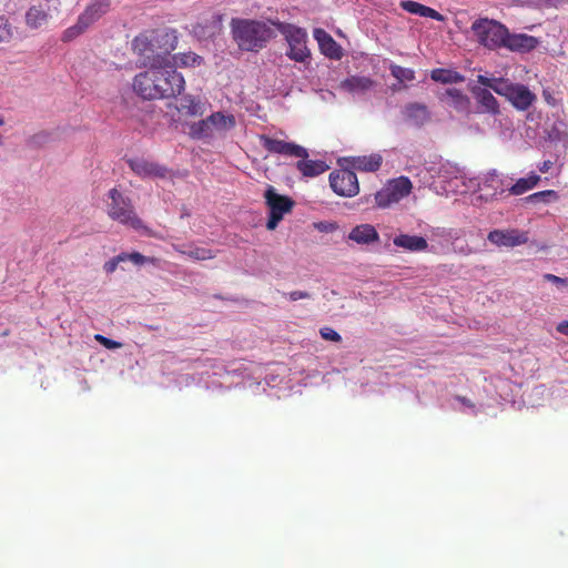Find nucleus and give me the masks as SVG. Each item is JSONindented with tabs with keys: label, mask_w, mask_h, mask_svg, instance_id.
Returning <instances> with one entry per match:
<instances>
[{
	"label": "nucleus",
	"mask_w": 568,
	"mask_h": 568,
	"mask_svg": "<svg viewBox=\"0 0 568 568\" xmlns=\"http://www.w3.org/2000/svg\"><path fill=\"white\" fill-rule=\"evenodd\" d=\"M132 81L134 93L143 100H161L180 95L185 89V80L171 60L145 67Z\"/></svg>",
	"instance_id": "nucleus-1"
},
{
	"label": "nucleus",
	"mask_w": 568,
	"mask_h": 568,
	"mask_svg": "<svg viewBox=\"0 0 568 568\" xmlns=\"http://www.w3.org/2000/svg\"><path fill=\"white\" fill-rule=\"evenodd\" d=\"M471 31L477 42L488 50L506 48L510 51L527 52L538 44L535 37L510 33L503 23L488 18L474 21Z\"/></svg>",
	"instance_id": "nucleus-2"
},
{
	"label": "nucleus",
	"mask_w": 568,
	"mask_h": 568,
	"mask_svg": "<svg viewBox=\"0 0 568 568\" xmlns=\"http://www.w3.org/2000/svg\"><path fill=\"white\" fill-rule=\"evenodd\" d=\"M272 22L233 18L230 23L232 38L240 50L258 52L275 37Z\"/></svg>",
	"instance_id": "nucleus-3"
},
{
	"label": "nucleus",
	"mask_w": 568,
	"mask_h": 568,
	"mask_svg": "<svg viewBox=\"0 0 568 568\" xmlns=\"http://www.w3.org/2000/svg\"><path fill=\"white\" fill-rule=\"evenodd\" d=\"M110 203L108 204V215L125 226L151 237H160L152 229L148 227L138 216L134 205L130 197L124 196L115 187L109 191Z\"/></svg>",
	"instance_id": "nucleus-4"
},
{
	"label": "nucleus",
	"mask_w": 568,
	"mask_h": 568,
	"mask_svg": "<svg viewBox=\"0 0 568 568\" xmlns=\"http://www.w3.org/2000/svg\"><path fill=\"white\" fill-rule=\"evenodd\" d=\"M478 83L491 89L497 94L505 97L511 105L519 110H528L536 101V94L528 87L520 83H513L504 78H488L486 75L477 77Z\"/></svg>",
	"instance_id": "nucleus-5"
},
{
	"label": "nucleus",
	"mask_w": 568,
	"mask_h": 568,
	"mask_svg": "<svg viewBox=\"0 0 568 568\" xmlns=\"http://www.w3.org/2000/svg\"><path fill=\"white\" fill-rule=\"evenodd\" d=\"M287 43L286 57L295 62L308 64L312 59L307 47V32L305 29L287 22H272Z\"/></svg>",
	"instance_id": "nucleus-6"
},
{
	"label": "nucleus",
	"mask_w": 568,
	"mask_h": 568,
	"mask_svg": "<svg viewBox=\"0 0 568 568\" xmlns=\"http://www.w3.org/2000/svg\"><path fill=\"white\" fill-rule=\"evenodd\" d=\"M111 0H93L78 17L77 22L67 28L61 37L63 42H69L84 33L91 26L110 11Z\"/></svg>",
	"instance_id": "nucleus-7"
},
{
	"label": "nucleus",
	"mask_w": 568,
	"mask_h": 568,
	"mask_svg": "<svg viewBox=\"0 0 568 568\" xmlns=\"http://www.w3.org/2000/svg\"><path fill=\"white\" fill-rule=\"evenodd\" d=\"M265 203L270 209V215L266 227L273 231L277 227L278 223L283 220L284 215L292 211L294 201L286 196L276 193L273 186H268L264 194Z\"/></svg>",
	"instance_id": "nucleus-8"
},
{
	"label": "nucleus",
	"mask_w": 568,
	"mask_h": 568,
	"mask_svg": "<svg viewBox=\"0 0 568 568\" xmlns=\"http://www.w3.org/2000/svg\"><path fill=\"white\" fill-rule=\"evenodd\" d=\"M154 45L150 30L140 33L132 40L133 53L139 57V61L143 67L169 61L163 54L159 53Z\"/></svg>",
	"instance_id": "nucleus-9"
},
{
	"label": "nucleus",
	"mask_w": 568,
	"mask_h": 568,
	"mask_svg": "<svg viewBox=\"0 0 568 568\" xmlns=\"http://www.w3.org/2000/svg\"><path fill=\"white\" fill-rule=\"evenodd\" d=\"M329 185L339 196L352 197L359 191L357 175L353 170L342 169L329 174Z\"/></svg>",
	"instance_id": "nucleus-10"
},
{
	"label": "nucleus",
	"mask_w": 568,
	"mask_h": 568,
	"mask_svg": "<svg viewBox=\"0 0 568 568\" xmlns=\"http://www.w3.org/2000/svg\"><path fill=\"white\" fill-rule=\"evenodd\" d=\"M262 146L268 152L281 154L290 158L306 159L308 158L307 150L294 142L278 140L266 134L260 135Z\"/></svg>",
	"instance_id": "nucleus-11"
},
{
	"label": "nucleus",
	"mask_w": 568,
	"mask_h": 568,
	"mask_svg": "<svg viewBox=\"0 0 568 568\" xmlns=\"http://www.w3.org/2000/svg\"><path fill=\"white\" fill-rule=\"evenodd\" d=\"M442 103L455 110L457 113L468 116L471 111V101L462 90L456 88L446 89L438 94Z\"/></svg>",
	"instance_id": "nucleus-12"
},
{
	"label": "nucleus",
	"mask_w": 568,
	"mask_h": 568,
	"mask_svg": "<svg viewBox=\"0 0 568 568\" xmlns=\"http://www.w3.org/2000/svg\"><path fill=\"white\" fill-rule=\"evenodd\" d=\"M126 163L130 169L142 179H164L168 175V169L165 166L143 158H132L126 160Z\"/></svg>",
	"instance_id": "nucleus-13"
},
{
	"label": "nucleus",
	"mask_w": 568,
	"mask_h": 568,
	"mask_svg": "<svg viewBox=\"0 0 568 568\" xmlns=\"http://www.w3.org/2000/svg\"><path fill=\"white\" fill-rule=\"evenodd\" d=\"M488 241L497 246L514 247L527 243V233L518 230H494L488 233Z\"/></svg>",
	"instance_id": "nucleus-14"
},
{
	"label": "nucleus",
	"mask_w": 568,
	"mask_h": 568,
	"mask_svg": "<svg viewBox=\"0 0 568 568\" xmlns=\"http://www.w3.org/2000/svg\"><path fill=\"white\" fill-rule=\"evenodd\" d=\"M155 49L170 60V53L178 45V36L174 30H150Z\"/></svg>",
	"instance_id": "nucleus-15"
},
{
	"label": "nucleus",
	"mask_w": 568,
	"mask_h": 568,
	"mask_svg": "<svg viewBox=\"0 0 568 568\" xmlns=\"http://www.w3.org/2000/svg\"><path fill=\"white\" fill-rule=\"evenodd\" d=\"M314 38L318 42L320 50L325 57L334 60L342 58L343 52L341 45L325 30L320 28L315 29Z\"/></svg>",
	"instance_id": "nucleus-16"
},
{
	"label": "nucleus",
	"mask_w": 568,
	"mask_h": 568,
	"mask_svg": "<svg viewBox=\"0 0 568 568\" xmlns=\"http://www.w3.org/2000/svg\"><path fill=\"white\" fill-rule=\"evenodd\" d=\"M470 91L478 104L479 112L491 115L499 113V103L489 90L474 87Z\"/></svg>",
	"instance_id": "nucleus-17"
},
{
	"label": "nucleus",
	"mask_w": 568,
	"mask_h": 568,
	"mask_svg": "<svg viewBox=\"0 0 568 568\" xmlns=\"http://www.w3.org/2000/svg\"><path fill=\"white\" fill-rule=\"evenodd\" d=\"M406 121L416 126H423L430 120V112L427 105L419 102L407 103L403 110Z\"/></svg>",
	"instance_id": "nucleus-18"
},
{
	"label": "nucleus",
	"mask_w": 568,
	"mask_h": 568,
	"mask_svg": "<svg viewBox=\"0 0 568 568\" xmlns=\"http://www.w3.org/2000/svg\"><path fill=\"white\" fill-rule=\"evenodd\" d=\"M393 243L408 252H423L428 248L426 239L418 235L399 234L394 237Z\"/></svg>",
	"instance_id": "nucleus-19"
},
{
	"label": "nucleus",
	"mask_w": 568,
	"mask_h": 568,
	"mask_svg": "<svg viewBox=\"0 0 568 568\" xmlns=\"http://www.w3.org/2000/svg\"><path fill=\"white\" fill-rule=\"evenodd\" d=\"M176 109L186 116H201L205 112V104L199 97L185 94L180 99Z\"/></svg>",
	"instance_id": "nucleus-20"
},
{
	"label": "nucleus",
	"mask_w": 568,
	"mask_h": 568,
	"mask_svg": "<svg viewBox=\"0 0 568 568\" xmlns=\"http://www.w3.org/2000/svg\"><path fill=\"white\" fill-rule=\"evenodd\" d=\"M348 239L357 244H372L379 241V235L373 225L361 224L352 229Z\"/></svg>",
	"instance_id": "nucleus-21"
},
{
	"label": "nucleus",
	"mask_w": 568,
	"mask_h": 568,
	"mask_svg": "<svg viewBox=\"0 0 568 568\" xmlns=\"http://www.w3.org/2000/svg\"><path fill=\"white\" fill-rule=\"evenodd\" d=\"M383 163V158L379 154L354 156L349 160V165L354 170L362 172H376Z\"/></svg>",
	"instance_id": "nucleus-22"
},
{
	"label": "nucleus",
	"mask_w": 568,
	"mask_h": 568,
	"mask_svg": "<svg viewBox=\"0 0 568 568\" xmlns=\"http://www.w3.org/2000/svg\"><path fill=\"white\" fill-rule=\"evenodd\" d=\"M400 7L405 11H407L412 14H417L419 17H425V18H432L436 21H444V16L442 13H439L435 9L424 6L419 2L406 0V1H402Z\"/></svg>",
	"instance_id": "nucleus-23"
},
{
	"label": "nucleus",
	"mask_w": 568,
	"mask_h": 568,
	"mask_svg": "<svg viewBox=\"0 0 568 568\" xmlns=\"http://www.w3.org/2000/svg\"><path fill=\"white\" fill-rule=\"evenodd\" d=\"M297 170L307 178L317 176L328 170V165L321 160L300 159L296 163Z\"/></svg>",
	"instance_id": "nucleus-24"
},
{
	"label": "nucleus",
	"mask_w": 568,
	"mask_h": 568,
	"mask_svg": "<svg viewBox=\"0 0 568 568\" xmlns=\"http://www.w3.org/2000/svg\"><path fill=\"white\" fill-rule=\"evenodd\" d=\"M374 81L367 77H349L342 81L341 88L351 93L366 92L372 89Z\"/></svg>",
	"instance_id": "nucleus-25"
},
{
	"label": "nucleus",
	"mask_w": 568,
	"mask_h": 568,
	"mask_svg": "<svg viewBox=\"0 0 568 568\" xmlns=\"http://www.w3.org/2000/svg\"><path fill=\"white\" fill-rule=\"evenodd\" d=\"M207 121L211 124V128L214 131L222 132L231 130L235 126L236 121L234 115L232 114H224L222 112H214L211 115L207 116Z\"/></svg>",
	"instance_id": "nucleus-26"
},
{
	"label": "nucleus",
	"mask_w": 568,
	"mask_h": 568,
	"mask_svg": "<svg viewBox=\"0 0 568 568\" xmlns=\"http://www.w3.org/2000/svg\"><path fill=\"white\" fill-rule=\"evenodd\" d=\"M49 13L41 6H32L26 13V23L31 29H39L47 23Z\"/></svg>",
	"instance_id": "nucleus-27"
},
{
	"label": "nucleus",
	"mask_w": 568,
	"mask_h": 568,
	"mask_svg": "<svg viewBox=\"0 0 568 568\" xmlns=\"http://www.w3.org/2000/svg\"><path fill=\"white\" fill-rule=\"evenodd\" d=\"M173 248L181 255H186L194 261H206L215 257L214 252L205 247H193L190 245L189 248H184L180 245H173Z\"/></svg>",
	"instance_id": "nucleus-28"
},
{
	"label": "nucleus",
	"mask_w": 568,
	"mask_h": 568,
	"mask_svg": "<svg viewBox=\"0 0 568 568\" xmlns=\"http://www.w3.org/2000/svg\"><path fill=\"white\" fill-rule=\"evenodd\" d=\"M540 181V176L531 172L527 178H521L509 189L510 194L521 195L534 189Z\"/></svg>",
	"instance_id": "nucleus-29"
},
{
	"label": "nucleus",
	"mask_w": 568,
	"mask_h": 568,
	"mask_svg": "<svg viewBox=\"0 0 568 568\" xmlns=\"http://www.w3.org/2000/svg\"><path fill=\"white\" fill-rule=\"evenodd\" d=\"M390 191H393L394 195L397 196V200L400 201L405 196H407L412 191V182L408 178L400 176L389 181L386 184Z\"/></svg>",
	"instance_id": "nucleus-30"
},
{
	"label": "nucleus",
	"mask_w": 568,
	"mask_h": 568,
	"mask_svg": "<svg viewBox=\"0 0 568 568\" xmlns=\"http://www.w3.org/2000/svg\"><path fill=\"white\" fill-rule=\"evenodd\" d=\"M432 80L440 83H457L464 80L463 75H460L456 71L446 70V69H434L430 72Z\"/></svg>",
	"instance_id": "nucleus-31"
},
{
	"label": "nucleus",
	"mask_w": 568,
	"mask_h": 568,
	"mask_svg": "<svg viewBox=\"0 0 568 568\" xmlns=\"http://www.w3.org/2000/svg\"><path fill=\"white\" fill-rule=\"evenodd\" d=\"M173 59V65L176 69V65L179 67H195L201 65L203 63V58L194 52H184L179 53L172 57Z\"/></svg>",
	"instance_id": "nucleus-32"
},
{
	"label": "nucleus",
	"mask_w": 568,
	"mask_h": 568,
	"mask_svg": "<svg viewBox=\"0 0 568 568\" xmlns=\"http://www.w3.org/2000/svg\"><path fill=\"white\" fill-rule=\"evenodd\" d=\"M190 135L193 139L211 138L213 135V129L211 128L207 118L193 123L190 128Z\"/></svg>",
	"instance_id": "nucleus-33"
},
{
	"label": "nucleus",
	"mask_w": 568,
	"mask_h": 568,
	"mask_svg": "<svg viewBox=\"0 0 568 568\" xmlns=\"http://www.w3.org/2000/svg\"><path fill=\"white\" fill-rule=\"evenodd\" d=\"M376 205L381 209L390 206L394 203H398L397 196L394 195L393 191L387 185L381 189L375 194Z\"/></svg>",
	"instance_id": "nucleus-34"
},
{
	"label": "nucleus",
	"mask_w": 568,
	"mask_h": 568,
	"mask_svg": "<svg viewBox=\"0 0 568 568\" xmlns=\"http://www.w3.org/2000/svg\"><path fill=\"white\" fill-rule=\"evenodd\" d=\"M389 70L390 74L400 83L412 82L415 80V71L413 69L392 64Z\"/></svg>",
	"instance_id": "nucleus-35"
},
{
	"label": "nucleus",
	"mask_w": 568,
	"mask_h": 568,
	"mask_svg": "<svg viewBox=\"0 0 568 568\" xmlns=\"http://www.w3.org/2000/svg\"><path fill=\"white\" fill-rule=\"evenodd\" d=\"M559 199V195L554 190H546L536 192L527 197V201L529 202H544V203H550L555 202Z\"/></svg>",
	"instance_id": "nucleus-36"
},
{
	"label": "nucleus",
	"mask_w": 568,
	"mask_h": 568,
	"mask_svg": "<svg viewBox=\"0 0 568 568\" xmlns=\"http://www.w3.org/2000/svg\"><path fill=\"white\" fill-rule=\"evenodd\" d=\"M120 258L123 260V262L131 261L132 263H134L136 265H142L146 262L154 264L156 262V258L144 256L143 254H141L139 252L121 253Z\"/></svg>",
	"instance_id": "nucleus-37"
},
{
	"label": "nucleus",
	"mask_w": 568,
	"mask_h": 568,
	"mask_svg": "<svg viewBox=\"0 0 568 568\" xmlns=\"http://www.w3.org/2000/svg\"><path fill=\"white\" fill-rule=\"evenodd\" d=\"M11 37L12 30L8 19L0 16V43L9 41Z\"/></svg>",
	"instance_id": "nucleus-38"
},
{
	"label": "nucleus",
	"mask_w": 568,
	"mask_h": 568,
	"mask_svg": "<svg viewBox=\"0 0 568 568\" xmlns=\"http://www.w3.org/2000/svg\"><path fill=\"white\" fill-rule=\"evenodd\" d=\"M322 338L338 343L342 341L341 335L332 327L325 326L320 329Z\"/></svg>",
	"instance_id": "nucleus-39"
},
{
	"label": "nucleus",
	"mask_w": 568,
	"mask_h": 568,
	"mask_svg": "<svg viewBox=\"0 0 568 568\" xmlns=\"http://www.w3.org/2000/svg\"><path fill=\"white\" fill-rule=\"evenodd\" d=\"M95 341H98L101 345H103L108 349H116L122 346L120 342L113 341L111 338H108L103 335L97 334L94 336Z\"/></svg>",
	"instance_id": "nucleus-40"
},
{
	"label": "nucleus",
	"mask_w": 568,
	"mask_h": 568,
	"mask_svg": "<svg viewBox=\"0 0 568 568\" xmlns=\"http://www.w3.org/2000/svg\"><path fill=\"white\" fill-rule=\"evenodd\" d=\"M120 262H123V260L120 258L119 254L115 257L111 258L110 261L105 262L103 268L106 273H113L116 270Z\"/></svg>",
	"instance_id": "nucleus-41"
},
{
	"label": "nucleus",
	"mask_w": 568,
	"mask_h": 568,
	"mask_svg": "<svg viewBox=\"0 0 568 568\" xmlns=\"http://www.w3.org/2000/svg\"><path fill=\"white\" fill-rule=\"evenodd\" d=\"M544 280L547 281V282H551L556 285H562V286H567L568 285V281L567 278H562V277H559L557 275H554V274H545L544 275Z\"/></svg>",
	"instance_id": "nucleus-42"
},
{
	"label": "nucleus",
	"mask_w": 568,
	"mask_h": 568,
	"mask_svg": "<svg viewBox=\"0 0 568 568\" xmlns=\"http://www.w3.org/2000/svg\"><path fill=\"white\" fill-rule=\"evenodd\" d=\"M288 298L293 302L302 298H310L311 294L305 291H293L287 294Z\"/></svg>",
	"instance_id": "nucleus-43"
},
{
	"label": "nucleus",
	"mask_w": 568,
	"mask_h": 568,
	"mask_svg": "<svg viewBox=\"0 0 568 568\" xmlns=\"http://www.w3.org/2000/svg\"><path fill=\"white\" fill-rule=\"evenodd\" d=\"M557 331L566 336H568V321H562L558 324Z\"/></svg>",
	"instance_id": "nucleus-44"
},
{
	"label": "nucleus",
	"mask_w": 568,
	"mask_h": 568,
	"mask_svg": "<svg viewBox=\"0 0 568 568\" xmlns=\"http://www.w3.org/2000/svg\"><path fill=\"white\" fill-rule=\"evenodd\" d=\"M551 166H552V162L548 160V161H544V162L538 166V169H539V171H540L541 173H546V172H548V171L551 169Z\"/></svg>",
	"instance_id": "nucleus-45"
},
{
	"label": "nucleus",
	"mask_w": 568,
	"mask_h": 568,
	"mask_svg": "<svg viewBox=\"0 0 568 568\" xmlns=\"http://www.w3.org/2000/svg\"><path fill=\"white\" fill-rule=\"evenodd\" d=\"M457 399H458L462 404H464V405H466V406H468V407H471V408H473V407L475 406V405L471 403V400H470V399H468L467 397H464V396H457Z\"/></svg>",
	"instance_id": "nucleus-46"
},
{
	"label": "nucleus",
	"mask_w": 568,
	"mask_h": 568,
	"mask_svg": "<svg viewBox=\"0 0 568 568\" xmlns=\"http://www.w3.org/2000/svg\"><path fill=\"white\" fill-rule=\"evenodd\" d=\"M4 124V119L3 116H0V125H3Z\"/></svg>",
	"instance_id": "nucleus-47"
},
{
	"label": "nucleus",
	"mask_w": 568,
	"mask_h": 568,
	"mask_svg": "<svg viewBox=\"0 0 568 568\" xmlns=\"http://www.w3.org/2000/svg\"><path fill=\"white\" fill-rule=\"evenodd\" d=\"M2 144V136L0 135V145Z\"/></svg>",
	"instance_id": "nucleus-48"
}]
</instances>
